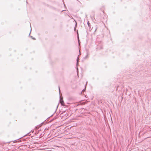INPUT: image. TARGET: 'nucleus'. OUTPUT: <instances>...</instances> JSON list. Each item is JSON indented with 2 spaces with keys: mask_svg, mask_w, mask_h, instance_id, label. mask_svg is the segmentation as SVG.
Returning a JSON list of instances; mask_svg holds the SVG:
<instances>
[{
  "mask_svg": "<svg viewBox=\"0 0 151 151\" xmlns=\"http://www.w3.org/2000/svg\"><path fill=\"white\" fill-rule=\"evenodd\" d=\"M87 24H88V26L89 27V26H90V23H89V22H88V23H87Z\"/></svg>",
  "mask_w": 151,
  "mask_h": 151,
  "instance_id": "obj_4",
  "label": "nucleus"
},
{
  "mask_svg": "<svg viewBox=\"0 0 151 151\" xmlns=\"http://www.w3.org/2000/svg\"><path fill=\"white\" fill-rule=\"evenodd\" d=\"M84 91V90H83L82 91V92H83V91Z\"/></svg>",
  "mask_w": 151,
  "mask_h": 151,
  "instance_id": "obj_6",
  "label": "nucleus"
},
{
  "mask_svg": "<svg viewBox=\"0 0 151 151\" xmlns=\"http://www.w3.org/2000/svg\"><path fill=\"white\" fill-rule=\"evenodd\" d=\"M88 57V54H87V55L85 56V58H86Z\"/></svg>",
  "mask_w": 151,
  "mask_h": 151,
  "instance_id": "obj_2",
  "label": "nucleus"
},
{
  "mask_svg": "<svg viewBox=\"0 0 151 151\" xmlns=\"http://www.w3.org/2000/svg\"><path fill=\"white\" fill-rule=\"evenodd\" d=\"M33 39H34V40H35V39L34 38H33Z\"/></svg>",
  "mask_w": 151,
  "mask_h": 151,
  "instance_id": "obj_7",
  "label": "nucleus"
},
{
  "mask_svg": "<svg viewBox=\"0 0 151 151\" xmlns=\"http://www.w3.org/2000/svg\"><path fill=\"white\" fill-rule=\"evenodd\" d=\"M60 103H61L62 105V106L64 105V102L63 101V99H62L60 97Z\"/></svg>",
  "mask_w": 151,
  "mask_h": 151,
  "instance_id": "obj_1",
  "label": "nucleus"
},
{
  "mask_svg": "<svg viewBox=\"0 0 151 151\" xmlns=\"http://www.w3.org/2000/svg\"><path fill=\"white\" fill-rule=\"evenodd\" d=\"M77 64L78 63V58H77Z\"/></svg>",
  "mask_w": 151,
  "mask_h": 151,
  "instance_id": "obj_3",
  "label": "nucleus"
},
{
  "mask_svg": "<svg viewBox=\"0 0 151 151\" xmlns=\"http://www.w3.org/2000/svg\"><path fill=\"white\" fill-rule=\"evenodd\" d=\"M59 93H60V87H59Z\"/></svg>",
  "mask_w": 151,
  "mask_h": 151,
  "instance_id": "obj_5",
  "label": "nucleus"
}]
</instances>
